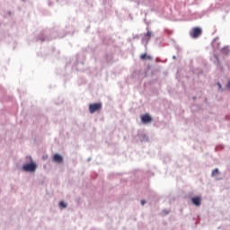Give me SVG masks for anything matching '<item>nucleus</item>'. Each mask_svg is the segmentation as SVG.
<instances>
[{
    "mask_svg": "<svg viewBox=\"0 0 230 230\" xmlns=\"http://www.w3.org/2000/svg\"><path fill=\"white\" fill-rule=\"evenodd\" d=\"M220 173V172L218 171V169H215L214 171H212V177H215L216 175H218Z\"/></svg>",
    "mask_w": 230,
    "mask_h": 230,
    "instance_id": "8",
    "label": "nucleus"
},
{
    "mask_svg": "<svg viewBox=\"0 0 230 230\" xmlns=\"http://www.w3.org/2000/svg\"><path fill=\"white\" fill-rule=\"evenodd\" d=\"M152 119H153L148 114H145L141 118L142 123H150Z\"/></svg>",
    "mask_w": 230,
    "mask_h": 230,
    "instance_id": "5",
    "label": "nucleus"
},
{
    "mask_svg": "<svg viewBox=\"0 0 230 230\" xmlns=\"http://www.w3.org/2000/svg\"><path fill=\"white\" fill-rule=\"evenodd\" d=\"M52 161L54 163H64V157H62V155H58V154H56L53 155V158H52Z\"/></svg>",
    "mask_w": 230,
    "mask_h": 230,
    "instance_id": "4",
    "label": "nucleus"
},
{
    "mask_svg": "<svg viewBox=\"0 0 230 230\" xmlns=\"http://www.w3.org/2000/svg\"><path fill=\"white\" fill-rule=\"evenodd\" d=\"M60 208H67V205L64 201L59 202Z\"/></svg>",
    "mask_w": 230,
    "mask_h": 230,
    "instance_id": "9",
    "label": "nucleus"
},
{
    "mask_svg": "<svg viewBox=\"0 0 230 230\" xmlns=\"http://www.w3.org/2000/svg\"><path fill=\"white\" fill-rule=\"evenodd\" d=\"M217 85H219V87H222V84H220V83H218Z\"/></svg>",
    "mask_w": 230,
    "mask_h": 230,
    "instance_id": "12",
    "label": "nucleus"
},
{
    "mask_svg": "<svg viewBox=\"0 0 230 230\" xmlns=\"http://www.w3.org/2000/svg\"><path fill=\"white\" fill-rule=\"evenodd\" d=\"M23 172H35L37 164L35 163L26 164L22 166Z\"/></svg>",
    "mask_w": 230,
    "mask_h": 230,
    "instance_id": "3",
    "label": "nucleus"
},
{
    "mask_svg": "<svg viewBox=\"0 0 230 230\" xmlns=\"http://www.w3.org/2000/svg\"><path fill=\"white\" fill-rule=\"evenodd\" d=\"M201 199L200 197H194L191 199L192 204H194V206H200V202H201Z\"/></svg>",
    "mask_w": 230,
    "mask_h": 230,
    "instance_id": "6",
    "label": "nucleus"
},
{
    "mask_svg": "<svg viewBox=\"0 0 230 230\" xmlns=\"http://www.w3.org/2000/svg\"><path fill=\"white\" fill-rule=\"evenodd\" d=\"M102 111V102L92 103L89 105L90 114H94V112Z\"/></svg>",
    "mask_w": 230,
    "mask_h": 230,
    "instance_id": "1",
    "label": "nucleus"
},
{
    "mask_svg": "<svg viewBox=\"0 0 230 230\" xmlns=\"http://www.w3.org/2000/svg\"><path fill=\"white\" fill-rule=\"evenodd\" d=\"M140 58H141V60H146V58H147V60H152V56H148V55H146V53H145L140 56Z\"/></svg>",
    "mask_w": 230,
    "mask_h": 230,
    "instance_id": "7",
    "label": "nucleus"
},
{
    "mask_svg": "<svg viewBox=\"0 0 230 230\" xmlns=\"http://www.w3.org/2000/svg\"><path fill=\"white\" fill-rule=\"evenodd\" d=\"M141 204L142 206H145V204H146V201L145 199L141 200Z\"/></svg>",
    "mask_w": 230,
    "mask_h": 230,
    "instance_id": "11",
    "label": "nucleus"
},
{
    "mask_svg": "<svg viewBox=\"0 0 230 230\" xmlns=\"http://www.w3.org/2000/svg\"><path fill=\"white\" fill-rule=\"evenodd\" d=\"M146 35H147V37L150 38V37H152V32H151V31H147V32H146Z\"/></svg>",
    "mask_w": 230,
    "mask_h": 230,
    "instance_id": "10",
    "label": "nucleus"
},
{
    "mask_svg": "<svg viewBox=\"0 0 230 230\" xmlns=\"http://www.w3.org/2000/svg\"><path fill=\"white\" fill-rule=\"evenodd\" d=\"M190 35L192 39H199V37L202 35V29L199 27L193 28L190 31Z\"/></svg>",
    "mask_w": 230,
    "mask_h": 230,
    "instance_id": "2",
    "label": "nucleus"
}]
</instances>
